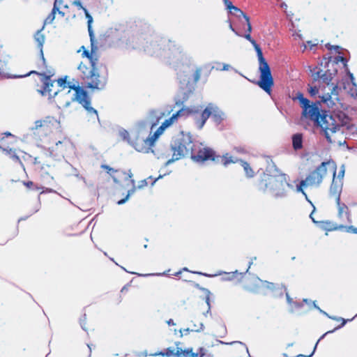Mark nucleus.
Masks as SVG:
<instances>
[{
    "label": "nucleus",
    "instance_id": "1",
    "mask_svg": "<svg viewBox=\"0 0 357 357\" xmlns=\"http://www.w3.org/2000/svg\"><path fill=\"white\" fill-rule=\"evenodd\" d=\"M247 25L246 33L245 35H242L239 33L232 26V24L230 22L229 28L234 31L237 36L244 37L247 39L250 43L253 45L255 50L257 52L258 60H259V70L260 73L259 80L257 82V85L265 91L267 93L271 94V89L273 86L274 82L273 78L271 75L270 67L268 63L266 61L262 51L259 46V45L256 43L255 40H253L251 37L250 33L252 31V26L250 23H248Z\"/></svg>",
    "mask_w": 357,
    "mask_h": 357
},
{
    "label": "nucleus",
    "instance_id": "2",
    "mask_svg": "<svg viewBox=\"0 0 357 357\" xmlns=\"http://www.w3.org/2000/svg\"><path fill=\"white\" fill-rule=\"evenodd\" d=\"M54 97H56L55 102L59 107H67L70 104L77 100L89 113L93 114L98 117L97 111L90 106V100L86 91L79 86H64L58 92H54Z\"/></svg>",
    "mask_w": 357,
    "mask_h": 357
},
{
    "label": "nucleus",
    "instance_id": "3",
    "mask_svg": "<svg viewBox=\"0 0 357 357\" xmlns=\"http://www.w3.org/2000/svg\"><path fill=\"white\" fill-rule=\"evenodd\" d=\"M82 50L83 51V56L86 57L89 60L90 66L88 67L83 63H81L78 66V70L80 72V76L87 87L100 89L104 84L100 81L99 75L97 73L96 64L99 59L97 54V48L93 47L92 43L91 52L86 50L84 46H82L78 50V52H80Z\"/></svg>",
    "mask_w": 357,
    "mask_h": 357
},
{
    "label": "nucleus",
    "instance_id": "4",
    "mask_svg": "<svg viewBox=\"0 0 357 357\" xmlns=\"http://www.w3.org/2000/svg\"><path fill=\"white\" fill-rule=\"evenodd\" d=\"M316 124L321 128L329 143L341 144L337 139L338 135H342L340 132L342 123L339 117L331 114L324 113Z\"/></svg>",
    "mask_w": 357,
    "mask_h": 357
},
{
    "label": "nucleus",
    "instance_id": "5",
    "mask_svg": "<svg viewBox=\"0 0 357 357\" xmlns=\"http://www.w3.org/2000/svg\"><path fill=\"white\" fill-rule=\"evenodd\" d=\"M312 72L314 79H321L324 83L326 84L324 90L328 88V90L331 91V93H327L319 96L321 102L326 104L328 107L333 108L335 105V100L337 99V97L335 98H333V96H337V84L331 82L333 78V73L328 72L322 73V71L317 67L314 68Z\"/></svg>",
    "mask_w": 357,
    "mask_h": 357
},
{
    "label": "nucleus",
    "instance_id": "6",
    "mask_svg": "<svg viewBox=\"0 0 357 357\" xmlns=\"http://www.w3.org/2000/svg\"><path fill=\"white\" fill-rule=\"evenodd\" d=\"M327 167L331 169L335 177V169L337 168L336 164L333 161L323 162L314 171L311 172L305 180H303V183H307L308 185H319L327 173Z\"/></svg>",
    "mask_w": 357,
    "mask_h": 357
},
{
    "label": "nucleus",
    "instance_id": "7",
    "mask_svg": "<svg viewBox=\"0 0 357 357\" xmlns=\"http://www.w3.org/2000/svg\"><path fill=\"white\" fill-rule=\"evenodd\" d=\"M192 139L189 134L181 132V136L178 137L172 145L173 156L172 160L167 161V164L180 159L192 149Z\"/></svg>",
    "mask_w": 357,
    "mask_h": 357
},
{
    "label": "nucleus",
    "instance_id": "8",
    "mask_svg": "<svg viewBox=\"0 0 357 357\" xmlns=\"http://www.w3.org/2000/svg\"><path fill=\"white\" fill-rule=\"evenodd\" d=\"M286 185L291 186L287 183V176L281 174L278 176L268 177L266 188L273 191L275 196H283L284 195V188Z\"/></svg>",
    "mask_w": 357,
    "mask_h": 357
},
{
    "label": "nucleus",
    "instance_id": "9",
    "mask_svg": "<svg viewBox=\"0 0 357 357\" xmlns=\"http://www.w3.org/2000/svg\"><path fill=\"white\" fill-rule=\"evenodd\" d=\"M211 115H213L215 121L218 122H220V121L222 120L225 116V114L221 110H220L217 106L210 103L202 113V120L197 121L196 122L199 129L203 128L206 120Z\"/></svg>",
    "mask_w": 357,
    "mask_h": 357
},
{
    "label": "nucleus",
    "instance_id": "10",
    "mask_svg": "<svg viewBox=\"0 0 357 357\" xmlns=\"http://www.w3.org/2000/svg\"><path fill=\"white\" fill-rule=\"evenodd\" d=\"M191 158L197 162H204L208 160H215L214 152L208 148L200 149L197 153L192 150Z\"/></svg>",
    "mask_w": 357,
    "mask_h": 357
},
{
    "label": "nucleus",
    "instance_id": "11",
    "mask_svg": "<svg viewBox=\"0 0 357 357\" xmlns=\"http://www.w3.org/2000/svg\"><path fill=\"white\" fill-rule=\"evenodd\" d=\"M156 139L153 135L146 139H137L134 144V147L137 151L148 152Z\"/></svg>",
    "mask_w": 357,
    "mask_h": 357
},
{
    "label": "nucleus",
    "instance_id": "12",
    "mask_svg": "<svg viewBox=\"0 0 357 357\" xmlns=\"http://www.w3.org/2000/svg\"><path fill=\"white\" fill-rule=\"evenodd\" d=\"M191 352H192V349H188L183 350L181 348L176 347V349L175 351L174 349L168 348V349H165L164 351L155 353L154 354H152V356H166L167 357H171V356L179 357L181 356H187Z\"/></svg>",
    "mask_w": 357,
    "mask_h": 357
},
{
    "label": "nucleus",
    "instance_id": "13",
    "mask_svg": "<svg viewBox=\"0 0 357 357\" xmlns=\"http://www.w3.org/2000/svg\"><path fill=\"white\" fill-rule=\"evenodd\" d=\"M343 187V181L341 179H335L333 176L332 183L330 187L329 194L331 197L335 198L339 202Z\"/></svg>",
    "mask_w": 357,
    "mask_h": 357
},
{
    "label": "nucleus",
    "instance_id": "14",
    "mask_svg": "<svg viewBox=\"0 0 357 357\" xmlns=\"http://www.w3.org/2000/svg\"><path fill=\"white\" fill-rule=\"evenodd\" d=\"M302 115L317 123L321 114L317 107L310 105L303 110Z\"/></svg>",
    "mask_w": 357,
    "mask_h": 357
},
{
    "label": "nucleus",
    "instance_id": "15",
    "mask_svg": "<svg viewBox=\"0 0 357 357\" xmlns=\"http://www.w3.org/2000/svg\"><path fill=\"white\" fill-rule=\"evenodd\" d=\"M178 120L177 117L176 116L175 114L172 115L171 118L169 119H166L162 125L158 128V130L155 131V132L153 134V137H155V139H158V137L162 134L163 131L170 126L172 124H173L174 122H176Z\"/></svg>",
    "mask_w": 357,
    "mask_h": 357
},
{
    "label": "nucleus",
    "instance_id": "16",
    "mask_svg": "<svg viewBox=\"0 0 357 357\" xmlns=\"http://www.w3.org/2000/svg\"><path fill=\"white\" fill-rule=\"evenodd\" d=\"M336 203L338 208V215L340 216V218H342L343 214H345L347 221L349 222H351L350 213L347 206L344 203H341L340 199H339V202L336 201Z\"/></svg>",
    "mask_w": 357,
    "mask_h": 357
},
{
    "label": "nucleus",
    "instance_id": "17",
    "mask_svg": "<svg viewBox=\"0 0 357 357\" xmlns=\"http://www.w3.org/2000/svg\"><path fill=\"white\" fill-rule=\"evenodd\" d=\"M52 75H50L48 76H45V80L43 81L44 88L41 91L43 96H48L50 98L52 97L51 93V87L53 86V83L50 80V77Z\"/></svg>",
    "mask_w": 357,
    "mask_h": 357
},
{
    "label": "nucleus",
    "instance_id": "18",
    "mask_svg": "<svg viewBox=\"0 0 357 357\" xmlns=\"http://www.w3.org/2000/svg\"><path fill=\"white\" fill-rule=\"evenodd\" d=\"M230 15L236 17L239 21H241V19L243 18L245 20L246 24L250 23L249 17L237 7L234 8L233 11H231Z\"/></svg>",
    "mask_w": 357,
    "mask_h": 357
},
{
    "label": "nucleus",
    "instance_id": "19",
    "mask_svg": "<svg viewBox=\"0 0 357 357\" xmlns=\"http://www.w3.org/2000/svg\"><path fill=\"white\" fill-rule=\"evenodd\" d=\"M35 40L38 43V47L40 48L41 58H42L43 63H45V58L43 56V45L45 42V36L43 34L41 33V31H37V33L35 35Z\"/></svg>",
    "mask_w": 357,
    "mask_h": 357
},
{
    "label": "nucleus",
    "instance_id": "20",
    "mask_svg": "<svg viewBox=\"0 0 357 357\" xmlns=\"http://www.w3.org/2000/svg\"><path fill=\"white\" fill-rule=\"evenodd\" d=\"M197 112H198V110H197V109H191L189 107H183L181 109H180L179 111H178L175 114V115L177 117V119H178L179 117H182V116H188L189 115H190L193 113H196Z\"/></svg>",
    "mask_w": 357,
    "mask_h": 357
},
{
    "label": "nucleus",
    "instance_id": "21",
    "mask_svg": "<svg viewBox=\"0 0 357 357\" xmlns=\"http://www.w3.org/2000/svg\"><path fill=\"white\" fill-rule=\"evenodd\" d=\"M292 143L294 148L297 150L302 148L303 139L301 134H296L292 137Z\"/></svg>",
    "mask_w": 357,
    "mask_h": 357
},
{
    "label": "nucleus",
    "instance_id": "22",
    "mask_svg": "<svg viewBox=\"0 0 357 357\" xmlns=\"http://www.w3.org/2000/svg\"><path fill=\"white\" fill-rule=\"evenodd\" d=\"M220 160L221 162L225 166L229 165V163L236 162V160H233L232 157L229 155V154H226L225 155L222 157L220 158Z\"/></svg>",
    "mask_w": 357,
    "mask_h": 357
},
{
    "label": "nucleus",
    "instance_id": "23",
    "mask_svg": "<svg viewBox=\"0 0 357 357\" xmlns=\"http://www.w3.org/2000/svg\"><path fill=\"white\" fill-rule=\"evenodd\" d=\"M241 162H242V166L243 167L247 176L249 177L253 176L254 172H253L252 169L250 167L249 164L247 163L246 162H243V161Z\"/></svg>",
    "mask_w": 357,
    "mask_h": 357
},
{
    "label": "nucleus",
    "instance_id": "24",
    "mask_svg": "<svg viewBox=\"0 0 357 357\" xmlns=\"http://www.w3.org/2000/svg\"><path fill=\"white\" fill-rule=\"evenodd\" d=\"M307 183H303V181H301L300 182L299 185H298L296 186V191H297V192H302V193H303V195L305 197V199H306L307 200H308L306 193L303 190V186H307Z\"/></svg>",
    "mask_w": 357,
    "mask_h": 357
},
{
    "label": "nucleus",
    "instance_id": "25",
    "mask_svg": "<svg viewBox=\"0 0 357 357\" xmlns=\"http://www.w3.org/2000/svg\"><path fill=\"white\" fill-rule=\"evenodd\" d=\"M218 66L216 68V70H229L232 68L231 66H229V64L220 63H218Z\"/></svg>",
    "mask_w": 357,
    "mask_h": 357
},
{
    "label": "nucleus",
    "instance_id": "26",
    "mask_svg": "<svg viewBox=\"0 0 357 357\" xmlns=\"http://www.w3.org/2000/svg\"><path fill=\"white\" fill-rule=\"evenodd\" d=\"M344 172H345V167L344 165H342L340 167V169L338 172L337 176L335 175V179H341L342 181H343Z\"/></svg>",
    "mask_w": 357,
    "mask_h": 357
},
{
    "label": "nucleus",
    "instance_id": "27",
    "mask_svg": "<svg viewBox=\"0 0 357 357\" xmlns=\"http://www.w3.org/2000/svg\"><path fill=\"white\" fill-rule=\"evenodd\" d=\"M31 74H38L40 75H45V73H38L36 71L32 70L24 75H13V76H8V77H9V78H21V77H24L29 76Z\"/></svg>",
    "mask_w": 357,
    "mask_h": 357
},
{
    "label": "nucleus",
    "instance_id": "28",
    "mask_svg": "<svg viewBox=\"0 0 357 357\" xmlns=\"http://www.w3.org/2000/svg\"><path fill=\"white\" fill-rule=\"evenodd\" d=\"M224 3L227 9L229 10V14L231 13V11L234 10V8H236V6H233L232 3L229 0H224Z\"/></svg>",
    "mask_w": 357,
    "mask_h": 357
},
{
    "label": "nucleus",
    "instance_id": "29",
    "mask_svg": "<svg viewBox=\"0 0 357 357\" xmlns=\"http://www.w3.org/2000/svg\"><path fill=\"white\" fill-rule=\"evenodd\" d=\"M286 296H287V302L289 304H290V305L293 304L294 306L296 308L301 307L302 306V305H301L299 303L293 302L292 299L290 298V296H289L287 292L286 293Z\"/></svg>",
    "mask_w": 357,
    "mask_h": 357
},
{
    "label": "nucleus",
    "instance_id": "30",
    "mask_svg": "<svg viewBox=\"0 0 357 357\" xmlns=\"http://www.w3.org/2000/svg\"><path fill=\"white\" fill-rule=\"evenodd\" d=\"M309 93L312 96H314L319 93V89L317 86H310L308 89Z\"/></svg>",
    "mask_w": 357,
    "mask_h": 357
},
{
    "label": "nucleus",
    "instance_id": "31",
    "mask_svg": "<svg viewBox=\"0 0 357 357\" xmlns=\"http://www.w3.org/2000/svg\"><path fill=\"white\" fill-rule=\"evenodd\" d=\"M55 19V15H54V13H50L45 20L44 24H51L54 20Z\"/></svg>",
    "mask_w": 357,
    "mask_h": 357
},
{
    "label": "nucleus",
    "instance_id": "32",
    "mask_svg": "<svg viewBox=\"0 0 357 357\" xmlns=\"http://www.w3.org/2000/svg\"><path fill=\"white\" fill-rule=\"evenodd\" d=\"M301 105V107L303 108V110L306 108L307 107L310 106V101L305 98H303V99L301 100V101H299Z\"/></svg>",
    "mask_w": 357,
    "mask_h": 357
},
{
    "label": "nucleus",
    "instance_id": "33",
    "mask_svg": "<svg viewBox=\"0 0 357 357\" xmlns=\"http://www.w3.org/2000/svg\"><path fill=\"white\" fill-rule=\"evenodd\" d=\"M49 119L50 118H47L46 120H38V121H36L35 122V127H36V128H40V127H42L43 126H44V124L47 122V120Z\"/></svg>",
    "mask_w": 357,
    "mask_h": 357
},
{
    "label": "nucleus",
    "instance_id": "34",
    "mask_svg": "<svg viewBox=\"0 0 357 357\" xmlns=\"http://www.w3.org/2000/svg\"><path fill=\"white\" fill-rule=\"evenodd\" d=\"M73 5L77 6L79 9L83 10L84 11V9H86L84 7L82 6L80 0H74L73 2Z\"/></svg>",
    "mask_w": 357,
    "mask_h": 357
},
{
    "label": "nucleus",
    "instance_id": "35",
    "mask_svg": "<svg viewBox=\"0 0 357 357\" xmlns=\"http://www.w3.org/2000/svg\"><path fill=\"white\" fill-rule=\"evenodd\" d=\"M84 13L86 15V17L88 19V25H91L93 18L91 15L89 13L88 10L86 9H84Z\"/></svg>",
    "mask_w": 357,
    "mask_h": 357
},
{
    "label": "nucleus",
    "instance_id": "36",
    "mask_svg": "<svg viewBox=\"0 0 357 357\" xmlns=\"http://www.w3.org/2000/svg\"><path fill=\"white\" fill-rule=\"evenodd\" d=\"M120 135L121 137L124 139V140H127L128 139V137L129 136V134L128 132V131L125 130H123L121 131H120Z\"/></svg>",
    "mask_w": 357,
    "mask_h": 357
},
{
    "label": "nucleus",
    "instance_id": "37",
    "mask_svg": "<svg viewBox=\"0 0 357 357\" xmlns=\"http://www.w3.org/2000/svg\"><path fill=\"white\" fill-rule=\"evenodd\" d=\"M326 47L329 50H334L335 52H337L338 53H340L338 52V50L340 49V47L339 46H333V45H331L330 44H327L326 45Z\"/></svg>",
    "mask_w": 357,
    "mask_h": 357
},
{
    "label": "nucleus",
    "instance_id": "38",
    "mask_svg": "<svg viewBox=\"0 0 357 357\" xmlns=\"http://www.w3.org/2000/svg\"><path fill=\"white\" fill-rule=\"evenodd\" d=\"M234 149L236 150V152L240 153H247V151L244 147H235Z\"/></svg>",
    "mask_w": 357,
    "mask_h": 357
},
{
    "label": "nucleus",
    "instance_id": "39",
    "mask_svg": "<svg viewBox=\"0 0 357 357\" xmlns=\"http://www.w3.org/2000/svg\"><path fill=\"white\" fill-rule=\"evenodd\" d=\"M58 84L62 88L66 85V79L60 78L57 80Z\"/></svg>",
    "mask_w": 357,
    "mask_h": 357
},
{
    "label": "nucleus",
    "instance_id": "40",
    "mask_svg": "<svg viewBox=\"0 0 357 357\" xmlns=\"http://www.w3.org/2000/svg\"><path fill=\"white\" fill-rule=\"evenodd\" d=\"M303 98H304V96H303V93L298 92V93H296V96L294 98V99H296V100H298L299 101H301V100L303 99Z\"/></svg>",
    "mask_w": 357,
    "mask_h": 357
},
{
    "label": "nucleus",
    "instance_id": "41",
    "mask_svg": "<svg viewBox=\"0 0 357 357\" xmlns=\"http://www.w3.org/2000/svg\"><path fill=\"white\" fill-rule=\"evenodd\" d=\"M206 302L207 305H208V310H207L206 313L204 314L205 316L206 315V314H208L210 312V309H211L210 298H209L208 296L206 298Z\"/></svg>",
    "mask_w": 357,
    "mask_h": 357
},
{
    "label": "nucleus",
    "instance_id": "42",
    "mask_svg": "<svg viewBox=\"0 0 357 357\" xmlns=\"http://www.w3.org/2000/svg\"><path fill=\"white\" fill-rule=\"evenodd\" d=\"M336 60L337 61H342L344 63V65L346 66V63L347 62V61L342 56H338L337 58H336Z\"/></svg>",
    "mask_w": 357,
    "mask_h": 357
},
{
    "label": "nucleus",
    "instance_id": "43",
    "mask_svg": "<svg viewBox=\"0 0 357 357\" xmlns=\"http://www.w3.org/2000/svg\"><path fill=\"white\" fill-rule=\"evenodd\" d=\"M189 354H190V357H204V354H195V353H193L192 351L191 353H190Z\"/></svg>",
    "mask_w": 357,
    "mask_h": 357
},
{
    "label": "nucleus",
    "instance_id": "44",
    "mask_svg": "<svg viewBox=\"0 0 357 357\" xmlns=\"http://www.w3.org/2000/svg\"><path fill=\"white\" fill-rule=\"evenodd\" d=\"M56 3H57V0L55 1L54 3L53 9L51 12V13H54V15H55L56 12L59 10L58 8L56 7Z\"/></svg>",
    "mask_w": 357,
    "mask_h": 357
},
{
    "label": "nucleus",
    "instance_id": "45",
    "mask_svg": "<svg viewBox=\"0 0 357 357\" xmlns=\"http://www.w3.org/2000/svg\"><path fill=\"white\" fill-rule=\"evenodd\" d=\"M203 328H204V324L202 323H201L199 324V328H197V327H196V326H195V328H193L192 330V331H199L201 330H203Z\"/></svg>",
    "mask_w": 357,
    "mask_h": 357
},
{
    "label": "nucleus",
    "instance_id": "46",
    "mask_svg": "<svg viewBox=\"0 0 357 357\" xmlns=\"http://www.w3.org/2000/svg\"><path fill=\"white\" fill-rule=\"evenodd\" d=\"M264 283L266 284V287L268 289H273L274 287L273 283L268 282L266 281H265Z\"/></svg>",
    "mask_w": 357,
    "mask_h": 357
},
{
    "label": "nucleus",
    "instance_id": "47",
    "mask_svg": "<svg viewBox=\"0 0 357 357\" xmlns=\"http://www.w3.org/2000/svg\"><path fill=\"white\" fill-rule=\"evenodd\" d=\"M200 77V70H198L196 71L195 73V81H197Z\"/></svg>",
    "mask_w": 357,
    "mask_h": 357
},
{
    "label": "nucleus",
    "instance_id": "48",
    "mask_svg": "<svg viewBox=\"0 0 357 357\" xmlns=\"http://www.w3.org/2000/svg\"><path fill=\"white\" fill-rule=\"evenodd\" d=\"M24 184L27 187V188H31V186L33 185V183L32 181H28V182H24Z\"/></svg>",
    "mask_w": 357,
    "mask_h": 357
},
{
    "label": "nucleus",
    "instance_id": "49",
    "mask_svg": "<svg viewBox=\"0 0 357 357\" xmlns=\"http://www.w3.org/2000/svg\"><path fill=\"white\" fill-rule=\"evenodd\" d=\"M88 29H89V35H90V37H91V40L92 41V36H93V31L91 30V25H88Z\"/></svg>",
    "mask_w": 357,
    "mask_h": 357
},
{
    "label": "nucleus",
    "instance_id": "50",
    "mask_svg": "<svg viewBox=\"0 0 357 357\" xmlns=\"http://www.w3.org/2000/svg\"><path fill=\"white\" fill-rule=\"evenodd\" d=\"M128 197H129V194L127 195V197L125 199L119 200L118 202V204H122L125 203V202L128 199Z\"/></svg>",
    "mask_w": 357,
    "mask_h": 357
},
{
    "label": "nucleus",
    "instance_id": "51",
    "mask_svg": "<svg viewBox=\"0 0 357 357\" xmlns=\"http://www.w3.org/2000/svg\"><path fill=\"white\" fill-rule=\"evenodd\" d=\"M12 158L17 162H21L19 157L16 155L15 154L12 155Z\"/></svg>",
    "mask_w": 357,
    "mask_h": 357
},
{
    "label": "nucleus",
    "instance_id": "52",
    "mask_svg": "<svg viewBox=\"0 0 357 357\" xmlns=\"http://www.w3.org/2000/svg\"><path fill=\"white\" fill-rule=\"evenodd\" d=\"M348 231H352L354 233L357 234V229L353 227H349Z\"/></svg>",
    "mask_w": 357,
    "mask_h": 357
},
{
    "label": "nucleus",
    "instance_id": "53",
    "mask_svg": "<svg viewBox=\"0 0 357 357\" xmlns=\"http://www.w3.org/2000/svg\"><path fill=\"white\" fill-rule=\"evenodd\" d=\"M280 7L283 9H287V5L284 3V2H282L281 4H280Z\"/></svg>",
    "mask_w": 357,
    "mask_h": 357
},
{
    "label": "nucleus",
    "instance_id": "54",
    "mask_svg": "<svg viewBox=\"0 0 357 357\" xmlns=\"http://www.w3.org/2000/svg\"><path fill=\"white\" fill-rule=\"evenodd\" d=\"M167 324L169 325V326H173L174 325V322L172 319H169V321H167Z\"/></svg>",
    "mask_w": 357,
    "mask_h": 357
},
{
    "label": "nucleus",
    "instance_id": "55",
    "mask_svg": "<svg viewBox=\"0 0 357 357\" xmlns=\"http://www.w3.org/2000/svg\"><path fill=\"white\" fill-rule=\"evenodd\" d=\"M348 75L351 79V81L353 82L354 79V75L352 73H351L350 72H348Z\"/></svg>",
    "mask_w": 357,
    "mask_h": 357
},
{
    "label": "nucleus",
    "instance_id": "56",
    "mask_svg": "<svg viewBox=\"0 0 357 357\" xmlns=\"http://www.w3.org/2000/svg\"><path fill=\"white\" fill-rule=\"evenodd\" d=\"M102 167H103V168H105V169H108L109 171H112V170H113L112 168L109 167H108V166H107V165H102Z\"/></svg>",
    "mask_w": 357,
    "mask_h": 357
},
{
    "label": "nucleus",
    "instance_id": "57",
    "mask_svg": "<svg viewBox=\"0 0 357 357\" xmlns=\"http://www.w3.org/2000/svg\"><path fill=\"white\" fill-rule=\"evenodd\" d=\"M303 50H302V51H303V52H304V51L307 48V45H306V44H305V43H303Z\"/></svg>",
    "mask_w": 357,
    "mask_h": 357
},
{
    "label": "nucleus",
    "instance_id": "58",
    "mask_svg": "<svg viewBox=\"0 0 357 357\" xmlns=\"http://www.w3.org/2000/svg\"><path fill=\"white\" fill-rule=\"evenodd\" d=\"M314 306L316 308L319 309L320 312H323L324 314H326V312H323V311H322L321 310H320L318 307H317V305H316V304H315L314 303Z\"/></svg>",
    "mask_w": 357,
    "mask_h": 357
},
{
    "label": "nucleus",
    "instance_id": "59",
    "mask_svg": "<svg viewBox=\"0 0 357 357\" xmlns=\"http://www.w3.org/2000/svg\"><path fill=\"white\" fill-rule=\"evenodd\" d=\"M307 44L310 45V49H312V47H314L315 45L311 44L310 41H307Z\"/></svg>",
    "mask_w": 357,
    "mask_h": 357
},
{
    "label": "nucleus",
    "instance_id": "60",
    "mask_svg": "<svg viewBox=\"0 0 357 357\" xmlns=\"http://www.w3.org/2000/svg\"><path fill=\"white\" fill-rule=\"evenodd\" d=\"M128 175L129 178H132V173H131V172H130V171H129V172H128Z\"/></svg>",
    "mask_w": 357,
    "mask_h": 357
},
{
    "label": "nucleus",
    "instance_id": "61",
    "mask_svg": "<svg viewBox=\"0 0 357 357\" xmlns=\"http://www.w3.org/2000/svg\"><path fill=\"white\" fill-rule=\"evenodd\" d=\"M130 181H131V183H132V185H134V184H135V181H134V180H133V179H131V180H130Z\"/></svg>",
    "mask_w": 357,
    "mask_h": 357
},
{
    "label": "nucleus",
    "instance_id": "62",
    "mask_svg": "<svg viewBox=\"0 0 357 357\" xmlns=\"http://www.w3.org/2000/svg\"><path fill=\"white\" fill-rule=\"evenodd\" d=\"M61 144V142H60V141H59V142H57L56 144V146H58L59 144Z\"/></svg>",
    "mask_w": 357,
    "mask_h": 357
},
{
    "label": "nucleus",
    "instance_id": "63",
    "mask_svg": "<svg viewBox=\"0 0 357 357\" xmlns=\"http://www.w3.org/2000/svg\"><path fill=\"white\" fill-rule=\"evenodd\" d=\"M297 357H304L303 355H298Z\"/></svg>",
    "mask_w": 357,
    "mask_h": 357
},
{
    "label": "nucleus",
    "instance_id": "64",
    "mask_svg": "<svg viewBox=\"0 0 357 357\" xmlns=\"http://www.w3.org/2000/svg\"><path fill=\"white\" fill-rule=\"evenodd\" d=\"M307 299H303V302L307 303Z\"/></svg>",
    "mask_w": 357,
    "mask_h": 357
}]
</instances>
